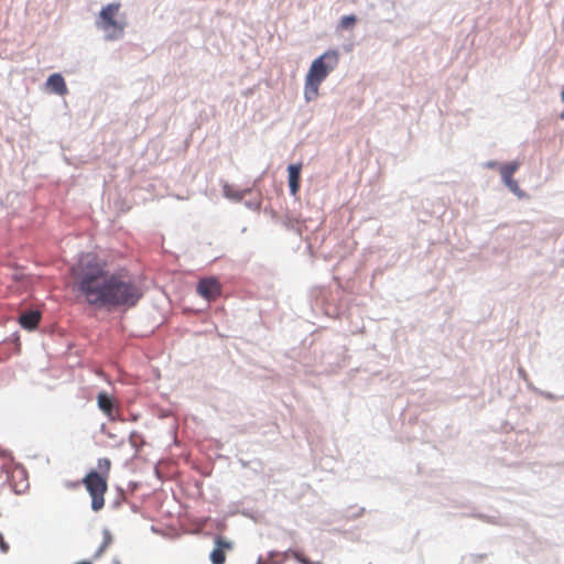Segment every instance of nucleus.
Here are the masks:
<instances>
[{
    "label": "nucleus",
    "mask_w": 564,
    "mask_h": 564,
    "mask_svg": "<svg viewBox=\"0 0 564 564\" xmlns=\"http://www.w3.org/2000/svg\"><path fill=\"white\" fill-rule=\"evenodd\" d=\"M98 408L109 417L110 421H122L119 414L113 413L115 400L107 392L101 391L97 395Z\"/></svg>",
    "instance_id": "6e6552de"
},
{
    "label": "nucleus",
    "mask_w": 564,
    "mask_h": 564,
    "mask_svg": "<svg viewBox=\"0 0 564 564\" xmlns=\"http://www.w3.org/2000/svg\"><path fill=\"white\" fill-rule=\"evenodd\" d=\"M0 551L6 554L9 551V544L6 542L3 534L0 533Z\"/></svg>",
    "instance_id": "5701e85b"
},
{
    "label": "nucleus",
    "mask_w": 564,
    "mask_h": 564,
    "mask_svg": "<svg viewBox=\"0 0 564 564\" xmlns=\"http://www.w3.org/2000/svg\"><path fill=\"white\" fill-rule=\"evenodd\" d=\"M519 164L517 162L505 164L501 167L500 174L506 186L516 195L521 197L523 192L519 188L518 182L513 180L512 175L517 171Z\"/></svg>",
    "instance_id": "423d86ee"
},
{
    "label": "nucleus",
    "mask_w": 564,
    "mask_h": 564,
    "mask_svg": "<svg viewBox=\"0 0 564 564\" xmlns=\"http://www.w3.org/2000/svg\"><path fill=\"white\" fill-rule=\"evenodd\" d=\"M12 343L14 345V351L18 352L20 350V339H19V336L17 334H13Z\"/></svg>",
    "instance_id": "393cba45"
},
{
    "label": "nucleus",
    "mask_w": 564,
    "mask_h": 564,
    "mask_svg": "<svg viewBox=\"0 0 564 564\" xmlns=\"http://www.w3.org/2000/svg\"><path fill=\"white\" fill-rule=\"evenodd\" d=\"M79 485V481H76V482H72V481H66L65 482V487L66 488H77Z\"/></svg>",
    "instance_id": "bb28decb"
},
{
    "label": "nucleus",
    "mask_w": 564,
    "mask_h": 564,
    "mask_svg": "<svg viewBox=\"0 0 564 564\" xmlns=\"http://www.w3.org/2000/svg\"><path fill=\"white\" fill-rule=\"evenodd\" d=\"M243 205L250 209V210H259L261 207V199L260 198H253V199H247L243 202Z\"/></svg>",
    "instance_id": "aec40b11"
},
{
    "label": "nucleus",
    "mask_w": 564,
    "mask_h": 564,
    "mask_svg": "<svg viewBox=\"0 0 564 564\" xmlns=\"http://www.w3.org/2000/svg\"><path fill=\"white\" fill-rule=\"evenodd\" d=\"M518 373H519V376H520L524 381H528V375H527L525 370H524L522 367H519V368H518Z\"/></svg>",
    "instance_id": "a878e982"
},
{
    "label": "nucleus",
    "mask_w": 564,
    "mask_h": 564,
    "mask_svg": "<svg viewBox=\"0 0 564 564\" xmlns=\"http://www.w3.org/2000/svg\"><path fill=\"white\" fill-rule=\"evenodd\" d=\"M91 497V509L97 512L105 506V494L108 489L107 477L95 469L89 470L80 481Z\"/></svg>",
    "instance_id": "7ed1b4c3"
},
{
    "label": "nucleus",
    "mask_w": 564,
    "mask_h": 564,
    "mask_svg": "<svg viewBox=\"0 0 564 564\" xmlns=\"http://www.w3.org/2000/svg\"><path fill=\"white\" fill-rule=\"evenodd\" d=\"M232 542L223 539L221 536H216L215 539V547L209 554L210 562L213 564H225L226 554L225 550H231Z\"/></svg>",
    "instance_id": "0eeeda50"
},
{
    "label": "nucleus",
    "mask_w": 564,
    "mask_h": 564,
    "mask_svg": "<svg viewBox=\"0 0 564 564\" xmlns=\"http://www.w3.org/2000/svg\"><path fill=\"white\" fill-rule=\"evenodd\" d=\"M357 22L355 14L343 15L339 22L341 29L347 30Z\"/></svg>",
    "instance_id": "a211bd4d"
},
{
    "label": "nucleus",
    "mask_w": 564,
    "mask_h": 564,
    "mask_svg": "<svg viewBox=\"0 0 564 564\" xmlns=\"http://www.w3.org/2000/svg\"><path fill=\"white\" fill-rule=\"evenodd\" d=\"M129 443L130 445L138 452L139 448H140V443L143 444L144 441H143V437L141 434H139L138 432L135 431H132L130 434H129Z\"/></svg>",
    "instance_id": "f3484780"
},
{
    "label": "nucleus",
    "mask_w": 564,
    "mask_h": 564,
    "mask_svg": "<svg viewBox=\"0 0 564 564\" xmlns=\"http://www.w3.org/2000/svg\"><path fill=\"white\" fill-rule=\"evenodd\" d=\"M97 467L99 469L98 473L107 477L111 467V462L107 457L98 458Z\"/></svg>",
    "instance_id": "dca6fc26"
},
{
    "label": "nucleus",
    "mask_w": 564,
    "mask_h": 564,
    "mask_svg": "<svg viewBox=\"0 0 564 564\" xmlns=\"http://www.w3.org/2000/svg\"><path fill=\"white\" fill-rule=\"evenodd\" d=\"M301 163H293L288 166V181H301Z\"/></svg>",
    "instance_id": "4468645a"
},
{
    "label": "nucleus",
    "mask_w": 564,
    "mask_h": 564,
    "mask_svg": "<svg viewBox=\"0 0 564 564\" xmlns=\"http://www.w3.org/2000/svg\"><path fill=\"white\" fill-rule=\"evenodd\" d=\"M46 85L53 93L57 95H63L67 91L65 79L58 73L51 74L46 79Z\"/></svg>",
    "instance_id": "9b49d317"
},
{
    "label": "nucleus",
    "mask_w": 564,
    "mask_h": 564,
    "mask_svg": "<svg viewBox=\"0 0 564 564\" xmlns=\"http://www.w3.org/2000/svg\"><path fill=\"white\" fill-rule=\"evenodd\" d=\"M101 432L105 433L110 438H115L116 437L115 434L106 431L105 424L101 425Z\"/></svg>",
    "instance_id": "cd10ccee"
},
{
    "label": "nucleus",
    "mask_w": 564,
    "mask_h": 564,
    "mask_svg": "<svg viewBox=\"0 0 564 564\" xmlns=\"http://www.w3.org/2000/svg\"><path fill=\"white\" fill-rule=\"evenodd\" d=\"M253 191L252 187H248L241 191L235 189L230 184L224 183L223 185V195L227 199L234 200V202H241L246 195L251 194Z\"/></svg>",
    "instance_id": "9d476101"
},
{
    "label": "nucleus",
    "mask_w": 564,
    "mask_h": 564,
    "mask_svg": "<svg viewBox=\"0 0 564 564\" xmlns=\"http://www.w3.org/2000/svg\"><path fill=\"white\" fill-rule=\"evenodd\" d=\"M338 63V51L328 50L312 62L306 77L317 83H322L328 74L337 67Z\"/></svg>",
    "instance_id": "20e7f679"
},
{
    "label": "nucleus",
    "mask_w": 564,
    "mask_h": 564,
    "mask_svg": "<svg viewBox=\"0 0 564 564\" xmlns=\"http://www.w3.org/2000/svg\"><path fill=\"white\" fill-rule=\"evenodd\" d=\"M102 534H104V541L100 544V546L96 550V552L94 553L93 560L99 558L104 554L106 549L112 542V535H111V533H110V531L108 529H104Z\"/></svg>",
    "instance_id": "ddd939ff"
},
{
    "label": "nucleus",
    "mask_w": 564,
    "mask_h": 564,
    "mask_svg": "<svg viewBox=\"0 0 564 564\" xmlns=\"http://www.w3.org/2000/svg\"><path fill=\"white\" fill-rule=\"evenodd\" d=\"M40 321L41 312L39 310H26L19 316V324L26 330L36 329Z\"/></svg>",
    "instance_id": "1a4fd4ad"
},
{
    "label": "nucleus",
    "mask_w": 564,
    "mask_h": 564,
    "mask_svg": "<svg viewBox=\"0 0 564 564\" xmlns=\"http://www.w3.org/2000/svg\"><path fill=\"white\" fill-rule=\"evenodd\" d=\"M76 564H93V562L89 560H85V561L78 562Z\"/></svg>",
    "instance_id": "c85d7f7f"
},
{
    "label": "nucleus",
    "mask_w": 564,
    "mask_h": 564,
    "mask_svg": "<svg viewBox=\"0 0 564 564\" xmlns=\"http://www.w3.org/2000/svg\"><path fill=\"white\" fill-rule=\"evenodd\" d=\"M495 165H496V163L491 162V161L487 163V166H489V167H494Z\"/></svg>",
    "instance_id": "c756f323"
},
{
    "label": "nucleus",
    "mask_w": 564,
    "mask_h": 564,
    "mask_svg": "<svg viewBox=\"0 0 564 564\" xmlns=\"http://www.w3.org/2000/svg\"><path fill=\"white\" fill-rule=\"evenodd\" d=\"M196 292L205 300L212 301L221 294V285L215 278L200 279L197 282Z\"/></svg>",
    "instance_id": "39448f33"
},
{
    "label": "nucleus",
    "mask_w": 564,
    "mask_h": 564,
    "mask_svg": "<svg viewBox=\"0 0 564 564\" xmlns=\"http://www.w3.org/2000/svg\"><path fill=\"white\" fill-rule=\"evenodd\" d=\"M280 555L279 552L271 551L268 554V558H262L261 556L258 558L257 564H282L284 561L282 560L280 563L273 561L275 556Z\"/></svg>",
    "instance_id": "6ab92c4d"
},
{
    "label": "nucleus",
    "mask_w": 564,
    "mask_h": 564,
    "mask_svg": "<svg viewBox=\"0 0 564 564\" xmlns=\"http://www.w3.org/2000/svg\"><path fill=\"white\" fill-rule=\"evenodd\" d=\"M112 564H120L119 558L115 557V558L112 560Z\"/></svg>",
    "instance_id": "7c9ffc66"
},
{
    "label": "nucleus",
    "mask_w": 564,
    "mask_h": 564,
    "mask_svg": "<svg viewBox=\"0 0 564 564\" xmlns=\"http://www.w3.org/2000/svg\"><path fill=\"white\" fill-rule=\"evenodd\" d=\"M289 554H292L294 558L300 562L301 564H314L308 558L304 557L299 551L288 550L284 553H282L283 561H285L289 556Z\"/></svg>",
    "instance_id": "2eb2a0df"
},
{
    "label": "nucleus",
    "mask_w": 564,
    "mask_h": 564,
    "mask_svg": "<svg viewBox=\"0 0 564 564\" xmlns=\"http://www.w3.org/2000/svg\"><path fill=\"white\" fill-rule=\"evenodd\" d=\"M119 8V3H108L101 8L96 21L98 29L105 32V39L107 41H117L124 36L126 22L115 18Z\"/></svg>",
    "instance_id": "f03ea898"
},
{
    "label": "nucleus",
    "mask_w": 564,
    "mask_h": 564,
    "mask_svg": "<svg viewBox=\"0 0 564 564\" xmlns=\"http://www.w3.org/2000/svg\"><path fill=\"white\" fill-rule=\"evenodd\" d=\"M70 273L73 290L95 310H130L144 295L139 284L122 273L110 272L104 262L91 256L73 265Z\"/></svg>",
    "instance_id": "f257e3e1"
},
{
    "label": "nucleus",
    "mask_w": 564,
    "mask_h": 564,
    "mask_svg": "<svg viewBox=\"0 0 564 564\" xmlns=\"http://www.w3.org/2000/svg\"><path fill=\"white\" fill-rule=\"evenodd\" d=\"M288 182H289L290 194L295 195L300 189L301 181H288Z\"/></svg>",
    "instance_id": "4be33fe9"
},
{
    "label": "nucleus",
    "mask_w": 564,
    "mask_h": 564,
    "mask_svg": "<svg viewBox=\"0 0 564 564\" xmlns=\"http://www.w3.org/2000/svg\"><path fill=\"white\" fill-rule=\"evenodd\" d=\"M478 519L485 521V522H489V523H496L495 522V518L494 517H489V516H486V514H482V513H479L476 516Z\"/></svg>",
    "instance_id": "b1692460"
},
{
    "label": "nucleus",
    "mask_w": 564,
    "mask_h": 564,
    "mask_svg": "<svg viewBox=\"0 0 564 564\" xmlns=\"http://www.w3.org/2000/svg\"><path fill=\"white\" fill-rule=\"evenodd\" d=\"M321 84L322 83H317L311 78L305 77L304 98L307 102L316 99Z\"/></svg>",
    "instance_id": "f8f14e48"
},
{
    "label": "nucleus",
    "mask_w": 564,
    "mask_h": 564,
    "mask_svg": "<svg viewBox=\"0 0 564 564\" xmlns=\"http://www.w3.org/2000/svg\"><path fill=\"white\" fill-rule=\"evenodd\" d=\"M534 392L539 393L540 395L544 397L545 399L550 400V401H556L558 400L560 398L556 397L555 394L551 393V392H547V391H542V390H538L536 388H531Z\"/></svg>",
    "instance_id": "412c9836"
}]
</instances>
